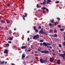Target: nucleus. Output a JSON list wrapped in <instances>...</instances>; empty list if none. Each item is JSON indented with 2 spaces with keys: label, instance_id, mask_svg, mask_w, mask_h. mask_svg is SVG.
<instances>
[{
  "label": "nucleus",
  "instance_id": "41",
  "mask_svg": "<svg viewBox=\"0 0 65 65\" xmlns=\"http://www.w3.org/2000/svg\"><path fill=\"white\" fill-rule=\"evenodd\" d=\"M57 30H54V33H56V32H57Z\"/></svg>",
  "mask_w": 65,
  "mask_h": 65
},
{
  "label": "nucleus",
  "instance_id": "47",
  "mask_svg": "<svg viewBox=\"0 0 65 65\" xmlns=\"http://www.w3.org/2000/svg\"><path fill=\"white\" fill-rule=\"evenodd\" d=\"M29 40H30V39L29 38H28L27 41H29Z\"/></svg>",
  "mask_w": 65,
  "mask_h": 65
},
{
  "label": "nucleus",
  "instance_id": "33",
  "mask_svg": "<svg viewBox=\"0 0 65 65\" xmlns=\"http://www.w3.org/2000/svg\"><path fill=\"white\" fill-rule=\"evenodd\" d=\"M7 5L8 7H9V6H10V4H7Z\"/></svg>",
  "mask_w": 65,
  "mask_h": 65
},
{
  "label": "nucleus",
  "instance_id": "42",
  "mask_svg": "<svg viewBox=\"0 0 65 65\" xmlns=\"http://www.w3.org/2000/svg\"><path fill=\"white\" fill-rule=\"evenodd\" d=\"M11 33H12V32L11 31H11H10V32L9 33V34H10Z\"/></svg>",
  "mask_w": 65,
  "mask_h": 65
},
{
  "label": "nucleus",
  "instance_id": "18",
  "mask_svg": "<svg viewBox=\"0 0 65 65\" xmlns=\"http://www.w3.org/2000/svg\"><path fill=\"white\" fill-rule=\"evenodd\" d=\"M1 22L2 23H5V21L4 20H2L1 21Z\"/></svg>",
  "mask_w": 65,
  "mask_h": 65
},
{
  "label": "nucleus",
  "instance_id": "53",
  "mask_svg": "<svg viewBox=\"0 0 65 65\" xmlns=\"http://www.w3.org/2000/svg\"><path fill=\"white\" fill-rule=\"evenodd\" d=\"M31 49H29L28 50V52H30V51H31Z\"/></svg>",
  "mask_w": 65,
  "mask_h": 65
},
{
  "label": "nucleus",
  "instance_id": "10",
  "mask_svg": "<svg viewBox=\"0 0 65 65\" xmlns=\"http://www.w3.org/2000/svg\"><path fill=\"white\" fill-rule=\"evenodd\" d=\"M57 64H58V65H60V60H57Z\"/></svg>",
  "mask_w": 65,
  "mask_h": 65
},
{
  "label": "nucleus",
  "instance_id": "11",
  "mask_svg": "<svg viewBox=\"0 0 65 65\" xmlns=\"http://www.w3.org/2000/svg\"><path fill=\"white\" fill-rule=\"evenodd\" d=\"M25 57H26V55H25V54H23L22 56V59H23V58H25Z\"/></svg>",
  "mask_w": 65,
  "mask_h": 65
},
{
  "label": "nucleus",
  "instance_id": "35",
  "mask_svg": "<svg viewBox=\"0 0 65 65\" xmlns=\"http://www.w3.org/2000/svg\"><path fill=\"white\" fill-rule=\"evenodd\" d=\"M55 3H56L58 4V3H59V1H57Z\"/></svg>",
  "mask_w": 65,
  "mask_h": 65
},
{
  "label": "nucleus",
  "instance_id": "31",
  "mask_svg": "<svg viewBox=\"0 0 65 65\" xmlns=\"http://www.w3.org/2000/svg\"><path fill=\"white\" fill-rule=\"evenodd\" d=\"M40 42H43V40H40Z\"/></svg>",
  "mask_w": 65,
  "mask_h": 65
},
{
  "label": "nucleus",
  "instance_id": "16",
  "mask_svg": "<svg viewBox=\"0 0 65 65\" xmlns=\"http://www.w3.org/2000/svg\"><path fill=\"white\" fill-rule=\"evenodd\" d=\"M43 45H44L45 46H46L47 45L46 43L45 42H44L43 43Z\"/></svg>",
  "mask_w": 65,
  "mask_h": 65
},
{
  "label": "nucleus",
  "instance_id": "12",
  "mask_svg": "<svg viewBox=\"0 0 65 65\" xmlns=\"http://www.w3.org/2000/svg\"><path fill=\"white\" fill-rule=\"evenodd\" d=\"M26 47H27L26 46H22L21 47V48L22 49H24V48H26Z\"/></svg>",
  "mask_w": 65,
  "mask_h": 65
},
{
  "label": "nucleus",
  "instance_id": "7",
  "mask_svg": "<svg viewBox=\"0 0 65 65\" xmlns=\"http://www.w3.org/2000/svg\"><path fill=\"white\" fill-rule=\"evenodd\" d=\"M43 33H44V32H43V30L42 29L39 31V33L40 34H43Z\"/></svg>",
  "mask_w": 65,
  "mask_h": 65
},
{
  "label": "nucleus",
  "instance_id": "39",
  "mask_svg": "<svg viewBox=\"0 0 65 65\" xmlns=\"http://www.w3.org/2000/svg\"><path fill=\"white\" fill-rule=\"evenodd\" d=\"M56 25H57V23H56V22H55V24H54V26H56Z\"/></svg>",
  "mask_w": 65,
  "mask_h": 65
},
{
  "label": "nucleus",
  "instance_id": "62",
  "mask_svg": "<svg viewBox=\"0 0 65 65\" xmlns=\"http://www.w3.org/2000/svg\"><path fill=\"white\" fill-rule=\"evenodd\" d=\"M52 52H54L55 51V50H52Z\"/></svg>",
  "mask_w": 65,
  "mask_h": 65
},
{
  "label": "nucleus",
  "instance_id": "22",
  "mask_svg": "<svg viewBox=\"0 0 65 65\" xmlns=\"http://www.w3.org/2000/svg\"><path fill=\"white\" fill-rule=\"evenodd\" d=\"M4 61H3L0 63V64H4Z\"/></svg>",
  "mask_w": 65,
  "mask_h": 65
},
{
  "label": "nucleus",
  "instance_id": "38",
  "mask_svg": "<svg viewBox=\"0 0 65 65\" xmlns=\"http://www.w3.org/2000/svg\"><path fill=\"white\" fill-rule=\"evenodd\" d=\"M46 12V11L45 10H44L43 11V13H44Z\"/></svg>",
  "mask_w": 65,
  "mask_h": 65
},
{
  "label": "nucleus",
  "instance_id": "15",
  "mask_svg": "<svg viewBox=\"0 0 65 65\" xmlns=\"http://www.w3.org/2000/svg\"><path fill=\"white\" fill-rule=\"evenodd\" d=\"M41 48L40 47L39 49H38V52H41Z\"/></svg>",
  "mask_w": 65,
  "mask_h": 65
},
{
  "label": "nucleus",
  "instance_id": "24",
  "mask_svg": "<svg viewBox=\"0 0 65 65\" xmlns=\"http://www.w3.org/2000/svg\"><path fill=\"white\" fill-rule=\"evenodd\" d=\"M54 37H57V35L56 34H55V35H54Z\"/></svg>",
  "mask_w": 65,
  "mask_h": 65
},
{
  "label": "nucleus",
  "instance_id": "32",
  "mask_svg": "<svg viewBox=\"0 0 65 65\" xmlns=\"http://www.w3.org/2000/svg\"><path fill=\"white\" fill-rule=\"evenodd\" d=\"M58 28H61V25H58Z\"/></svg>",
  "mask_w": 65,
  "mask_h": 65
},
{
  "label": "nucleus",
  "instance_id": "27",
  "mask_svg": "<svg viewBox=\"0 0 65 65\" xmlns=\"http://www.w3.org/2000/svg\"><path fill=\"white\" fill-rule=\"evenodd\" d=\"M39 4H37V8H39Z\"/></svg>",
  "mask_w": 65,
  "mask_h": 65
},
{
  "label": "nucleus",
  "instance_id": "2",
  "mask_svg": "<svg viewBox=\"0 0 65 65\" xmlns=\"http://www.w3.org/2000/svg\"><path fill=\"white\" fill-rule=\"evenodd\" d=\"M39 38V35H36L34 36L33 37V39H38Z\"/></svg>",
  "mask_w": 65,
  "mask_h": 65
},
{
  "label": "nucleus",
  "instance_id": "56",
  "mask_svg": "<svg viewBox=\"0 0 65 65\" xmlns=\"http://www.w3.org/2000/svg\"><path fill=\"white\" fill-rule=\"evenodd\" d=\"M27 51V49H25V52H26Z\"/></svg>",
  "mask_w": 65,
  "mask_h": 65
},
{
  "label": "nucleus",
  "instance_id": "17",
  "mask_svg": "<svg viewBox=\"0 0 65 65\" xmlns=\"http://www.w3.org/2000/svg\"><path fill=\"white\" fill-rule=\"evenodd\" d=\"M15 35V37H18L19 36V34L17 33H16Z\"/></svg>",
  "mask_w": 65,
  "mask_h": 65
},
{
  "label": "nucleus",
  "instance_id": "13",
  "mask_svg": "<svg viewBox=\"0 0 65 65\" xmlns=\"http://www.w3.org/2000/svg\"><path fill=\"white\" fill-rule=\"evenodd\" d=\"M5 45H6V46H9V44H8V43L5 44L4 45V46L5 47Z\"/></svg>",
  "mask_w": 65,
  "mask_h": 65
},
{
  "label": "nucleus",
  "instance_id": "19",
  "mask_svg": "<svg viewBox=\"0 0 65 65\" xmlns=\"http://www.w3.org/2000/svg\"><path fill=\"white\" fill-rule=\"evenodd\" d=\"M49 32H51V33H52V32H53V30L52 29L50 30H49Z\"/></svg>",
  "mask_w": 65,
  "mask_h": 65
},
{
  "label": "nucleus",
  "instance_id": "57",
  "mask_svg": "<svg viewBox=\"0 0 65 65\" xmlns=\"http://www.w3.org/2000/svg\"><path fill=\"white\" fill-rule=\"evenodd\" d=\"M11 65H15V64H14V63H11Z\"/></svg>",
  "mask_w": 65,
  "mask_h": 65
},
{
  "label": "nucleus",
  "instance_id": "25",
  "mask_svg": "<svg viewBox=\"0 0 65 65\" xmlns=\"http://www.w3.org/2000/svg\"><path fill=\"white\" fill-rule=\"evenodd\" d=\"M58 46L59 47H62V46H61V44H59L58 45Z\"/></svg>",
  "mask_w": 65,
  "mask_h": 65
},
{
  "label": "nucleus",
  "instance_id": "61",
  "mask_svg": "<svg viewBox=\"0 0 65 65\" xmlns=\"http://www.w3.org/2000/svg\"><path fill=\"white\" fill-rule=\"evenodd\" d=\"M49 48H52V47L50 46L49 47Z\"/></svg>",
  "mask_w": 65,
  "mask_h": 65
},
{
  "label": "nucleus",
  "instance_id": "40",
  "mask_svg": "<svg viewBox=\"0 0 65 65\" xmlns=\"http://www.w3.org/2000/svg\"><path fill=\"white\" fill-rule=\"evenodd\" d=\"M36 32H38V30L36 29L35 30Z\"/></svg>",
  "mask_w": 65,
  "mask_h": 65
},
{
  "label": "nucleus",
  "instance_id": "26",
  "mask_svg": "<svg viewBox=\"0 0 65 65\" xmlns=\"http://www.w3.org/2000/svg\"><path fill=\"white\" fill-rule=\"evenodd\" d=\"M43 9L44 10V9L46 10V9L47 8H45V7H43Z\"/></svg>",
  "mask_w": 65,
  "mask_h": 65
},
{
  "label": "nucleus",
  "instance_id": "14",
  "mask_svg": "<svg viewBox=\"0 0 65 65\" xmlns=\"http://www.w3.org/2000/svg\"><path fill=\"white\" fill-rule=\"evenodd\" d=\"M50 21L51 23H53V22H54V19H53L52 20H50Z\"/></svg>",
  "mask_w": 65,
  "mask_h": 65
},
{
  "label": "nucleus",
  "instance_id": "55",
  "mask_svg": "<svg viewBox=\"0 0 65 65\" xmlns=\"http://www.w3.org/2000/svg\"><path fill=\"white\" fill-rule=\"evenodd\" d=\"M46 10L47 11H48V10L47 9V8Z\"/></svg>",
  "mask_w": 65,
  "mask_h": 65
},
{
  "label": "nucleus",
  "instance_id": "58",
  "mask_svg": "<svg viewBox=\"0 0 65 65\" xmlns=\"http://www.w3.org/2000/svg\"><path fill=\"white\" fill-rule=\"evenodd\" d=\"M42 45V43H41L40 44V45Z\"/></svg>",
  "mask_w": 65,
  "mask_h": 65
},
{
  "label": "nucleus",
  "instance_id": "20",
  "mask_svg": "<svg viewBox=\"0 0 65 65\" xmlns=\"http://www.w3.org/2000/svg\"><path fill=\"white\" fill-rule=\"evenodd\" d=\"M46 44H47V45H51V43H47Z\"/></svg>",
  "mask_w": 65,
  "mask_h": 65
},
{
  "label": "nucleus",
  "instance_id": "64",
  "mask_svg": "<svg viewBox=\"0 0 65 65\" xmlns=\"http://www.w3.org/2000/svg\"><path fill=\"white\" fill-rule=\"evenodd\" d=\"M55 53H54L53 54V56H55Z\"/></svg>",
  "mask_w": 65,
  "mask_h": 65
},
{
  "label": "nucleus",
  "instance_id": "9",
  "mask_svg": "<svg viewBox=\"0 0 65 65\" xmlns=\"http://www.w3.org/2000/svg\"><path fill=\"white\" fill-rule=\"evenodd\" d=\"M27 14H25V15L24 16V15H23L22 16V18H23V20H25V17H27Z\"/></svg>",
  "mask_w": 65,
  "mask_h": 65
},
{
  "label": "nucleus",
  "instance_id": "1",
  "mask_svg": "<svg viewBox=\"0 0 65 65\" xmlns=\"http://www.w3.org/2000/svg\"><path fill=\"white\" fill-rule=\"evenodd\" d=\"M40 62L41 63H45V62H46V61H47V60L46 59H45L44 60L42 59H40Z\"/></svg>",
  "mask_w": 65,
  "mask_h": 65
},
{
  "label": "nucleus",
  "instance_id": "3",
  "mask_svg": "<svg viewBox=\"0 0 65 65\" xmlns=\"http://www.w3.org/2000/svg\"><path fill=\"white\" fill-rule=\"evenodd\" d=\"M59 55L60 56V57H63V60H64L65 59V53H64L63 54H59Z\"/></svg>",
  "mask_w": 65,
  "mask_h": 65
},
{
  "label": "nucleus",
  "instance_id": "36",
  "mask_svg": "<svg viewBox=\"0 0 65 65\" xmlns=\"http://www.w3.org/2000/svg\"><path fill=\"white\" fill-rule=\"evenodd\" d=\"M49 36H51V37H54V36L53 35L52 36V35H49Z\"/></svg>",
  "mask_w": 65,
  "mask_h": 65
},
{
  "label": "nucleus",
  "instance_id": "59",
  "mask_svg": "<svg viewBox=\"0 0 65 65\" xmlns=\"http://www.w3.org/2000/svg\"><path fill=\"white\" fill-rule=\"evenodd\" d=\"M29 32H30V31H27V33H29Z\"/></svg>",
  "mask_w": 65,
  "mask_h": 65
},
{
  "label": "nucleus",
  "instance_id": "44",
  "mask_svg": "<svg viewBox=\"0 0 65 65\" xmlns=\"http://www.w3.org/2000/svg\"><path fill=\"white\" fill-rule=\"evenodd\" d=\"M47 1L49 2H51V0H47Z\"/></svg>",
  "mask_w": 65,
  "mask_h": 65
},
{
  "label": "nucleus",
  "instance_id": "50",
  "mask_svg": "<svg viewBox=\"0 0 65 65\" xmlns=\"http://www.w3.org/2000/svg\"><path fill=\"white\" fill-rule=\"evenodd\" d=\"M63 38H64V40H65V36H63Z\"/></svg>",
  "mask_w": 65,
  "mask_h": 65
},
{
  "label": "nucleus",
  "instance_id": "63",
  "mask_svg": "<svg viewBox=\"0 0 65 65\" xmlns=\"http://www.w3.org/2000/svg\"><path fill=\"white\" fill-rule=\"evenodd\" d=\"M22 51H19V53H22Z\"/></svg>",
  "mask_w": 65,
  "mask_h": 65
},
{
  "label": "nucleus",
  "instance_id": "60",
  "mask_svg": "<svg viewBox=\"0 0 65 65\" xmlns=\"http://www.w3.org/2000/svg\"><path fill=\"white\" fill-rule=\"evenodd\" d=\"M14 31H15V30H17V29H16V28H15L14 29Z\"/></svg>",
  "mask_w": 65,
  "mask_h": 65
},
{
  "label": "nucleus",
  "instance_id": "46",
  "mask_svg": "<svg viewBox=\"0 0 65 65\" xmlns=\"http://www.w3.org/2000/svg\"><path fill=\"white\" fill-rule=\"evenodd\" d=\"M52 24L51 23H50L49 24V25L50 26H51V25H52Z\"/></svg>",
  "mask_w": 65,
  "mask_h": 65
},
{
  "label": "nucleus",
  "instance_id": "34",
  "mask_svg": "<svg viewBox=\"0 0 65 65\" xmlns=\"http://www.w3.org/2000/svg\"><path fill=\"white\" fill-rule=\"evenodd\" d=\"M64 29H60V31H63V30H64Z\"/></svg>",
  "mask_w": 65,
  "mask_h": 65
},
{
  "label": "nucleus",
  "instance_id": "21",
  "mask_svg": "<svg viewBox=\"0 0 65 65\" xmlns=\"http://www.w3.org/2000/svg\"><path fill=\"white\" fill-rule=\"evenodd\" d=\"M7 23H9L10 22V21L8 20H7Z\"/></svg>",
  "mask_w": 65,
  "mask_h": 65
},
{
  "label": "nucleus",
  "instance_id": "30",
  "mask_svg": "<svg viewBox=\"0 0 65 65\" xmlns=\"http://www.w3.org/2000/svg\"><path fill=\"white\" fill-rule=\"evenodd\" d=\"M20 4H24V3L22 2H20Z\"/></svg>",
  "mask_w": 65,
  "mask_h": 65
},
{
  "label": "nucleus",
  "instance_id": "45",
  "mask_svg": "<svg viewBox=\"0 0 65 65\" xmlns=\"http://www.w3.org/2000/svg\"><path fill=\"white\" fill-rule=\"evenodd\" d=\"M57 20H60V19L59 18H57Z\"/></svg>",
  "mask_w": 65,
  "mask_h": 65
},
{
  "label": "nucleus",
  "instance_id": "5",
  "mask_svg": "<svg viewBox=\"0 0 65 65\" xmlns=\"http://www.w3.org/2000/svg\"><path fill=\"white\" fill-rule=\"evenodd\" d=\"M46 3V0H44L43 2L42 3H40V4L41 5H45Z\"/></svg>",
  "mask_w": 65,
  "mask_h": 65
},
{
  "label": "nucleus",
  "instance_id": "37",
  "mask_svg": "<svg viewBox=\"0 0 65 65\" xmlns=\"http://www.w3.org/2000/svg\"><path fill=\"white\" fill-rule=\"evenodd\" d=\"M9 39V40H12V38H10Z\"/></svg>",
  "mask_w": 65,
  "mask_h": 65
},
{
  "label": "nucleus",
  "instance_id": "23",
  "mask_svg": "<svg viewBox=\"0 0 65 65\" xmlns=\"http://www.w3.org/2000/svg\"><path fill=\"white\" fill-rule=\"evenodd\" d=\"M33 28L34 30H36V27L34 26L33 27Z\"/></svg>",
  "mask_w": 65,
  "mask_h": 65
},
{
  "label": "nucleus",
  "instance_id": "43",
  "mask_svg": "<svg viewBox=\"0 0 65 65\" xmlns=\"http://www.w3.org/2000/svg\"><path fill=\"white\" fill-rule=\"evenodd\" d=\"M8 43H11V42L10 41H9L8 42Z\"/></svg>",
  "mask_w": 65,
  "mask_h": 65
},
{
  "label": "nucleus",
  "instance_id": "4",
  "mask_svg": "<svg viewBox=\"0 0 65 65\" xmlns=\"http://www.w3.org/2000/svg\"><path fill=\"white\" fill-rule=\"evenodd\" d=\"M41 53H44V54H47L48 53H49L48 51L46 50L41 51Z\"/></svg>",
  "mask_w": 65,
  "mask_h": 65
},
{
  "label": "nucleus",
  "instance_id": "8",
  "mask_svg": "<svg viewBox=\"0 0 65 65\" xmlns=\"http://www.w3.org/2000/svg\"><path fill=\"white\" fill-rule=\"evenodd\" d=\"M50 61L51 62H53V61H54V59L51 57H50Z\"/></svg>",
  "mask_w": 65,
  "mask_h": 65
},
{
  "label": "nucleus",
  "instance_id": "52",
  "mask_svg": "<svg viewBox=\"0 0 65 65\" xmlns=\"http://www.w3.org/2000/svg\"><path fill=\"white\" fill-rule=\"evenodd\" d=\"M26 58H29V56H26Z\"/></svg>",
  "mask_w": 65,
  "mask_h": 65
},
{
  "label": "nucleus",
  "instance_id": "54",
  "mask_svg": "<svg viewBox=\"0 0 65 65\" xmlns=\"http://www.w3.org/2000/svg\"><path fill=\"white\" fill-rule=\"evenodd\" d=\"M37 51H35V53H37Z\"/></svg>",
  "mask_w": 65,
  "mask_h": 65
},
{
  "label": "nucleus",
  "instance_id": "51",
  "mask_svg": "<svg viewBox=\"0 0 65 65\" xmlns=\"http://www.w3.org/2000/svg\"><path fill=\"white\" fill-rule=\"evenodd\" d=\"M54 26V24H52V25L51 26V27H53Z\"/></svg>",
  "mask_w": 65,
  "mask_h": 65
},
{
  "label": "nucleus",
  "instance_id": "28",
  "mask_svg": "<svg viewBox=\"0 0 65 65\" xmlns=\"http://www.w3.org/2000/svg\"><path fill=\"white\" fill-rule=\"evenodd\" d=\"M41 28V27L40 26H39L38 27V29H40Z\"/></svg>",
  "mask_w": 65,
  "mask_h": 65
},
{
  "label": "nucleus",
  "instance_id": "49",
  "mask_svg": "<svg viewBox=\"0 0 65 65\" xmlns=\"http://www.w3.org/2000/svg\"><path fill=\"white\" fill-rule=\"evenodd\" d=\"M16 47V46L15 45H13V47H14V48H15Z\"/></svg>",
  "mask_w": 65,
  "mask_h": 65
},
{
  "label": "nucleus",
  "instance_id": "29",
  "mask_svg": "<svg viewBox=\"0 0 65 65\" xmlns=\"http://www.w3.org/2000/svg\"><path fill=\"white\" fill-rule=\"evenodd\" d=\"M63 46H65V41L63 42Z\"/></svg>",
  "mask_w": 65,
  "mask_h": 65
},
{
  "label": "nucleus",
  "instance_id": "48",
  "mask_svg": "<svg viewBox=\"0 0 65 65\" xmlns=\"http://www.w3.org/2000/svg\"><path fill=\"white\" fill-rule=\"evenodd\" d=\"M46 3L47 4H48V3H49V2L48 1H47L46 2Z\"/></svg>",
  "mask_w": 65,
  "mask_h": 65
},
{
  "label": "nucleus",
  "instance_id": "6",
  "mask_svg": "<svg viewBox=\"0 0 65 65\" xmlns=\"http://www.w3.org/2000/svg\"><path fill=\"white\" fill-rule=\"evenodd\" d=\"M4 54H8V50L5 49L4 51Z\"/></svg>",
  "mask_w": 65,
  "mask_h": 65
}]
</instances>
